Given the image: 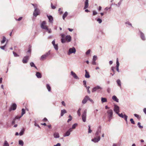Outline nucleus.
Masks as SVG:
<instances>
[{"label":"nucleus","mask_w":146,"mask_h":146,"mask_svg":"<svg viewBox=\"0 0 146 146\" xmlns=\"http://www.w3.org/2000/svg\"><path fill=\"white\" fill-rule=\"evenodd\" d=\"M102 89L103 88L102 87L99 85H97L93 88L92 92H94L97 91L98 92H99L100 90Z\"/></svg>","instance_id":"obj_1"},{"label":"nucleus","mask_w":146,"mask_h":146,"mask_svg":"<svg viewBox=\"0 0 146 146\" xmlns=\"http://www.w3.org/2000/svg\"><path fill=\"white\" fill-rule=\"evenodd\" d=\"M107 113L108 115V117L109 118V120L110 121L113 116V110L111 109L107 111Z\"/></svg>","instance_id":"obj_2"},{"label":"nucleus","mask_w":146,"mask_h":146,"mask_svg":"<svg viewBox=\"0 0 146 146\" xmlns=\"http://www.w3.org/2000/svg\"><path fill=\"white\" fill-rule=\"evenodd\" d=\"M87 111V110L86 109H85L82 114V120L84 122L86 121Z\"/></svg>","instance_id":"obj_3"},{"label":"nucleus","mask_w":146,"mask_h":146,"mask_svg":"<svg viewBox=\"0 0 146 146\" xmlns=\"http://www.w3.org/2000/svg\"><path fill=\"white\" fill-rule=\"evenodd\" d=\"M76 52V49L74 47H73L72 48H70L69 49L68 52V54L70 55L72 53L75 54Z\"/></svg>","instance_id":"obj_4"},{"label":"nucleus","mask_w":146,"mask_h":146,"mask_svg":"<svg viewBox=\"0 0 146 146\" xmlns=\"http://www.w3.org/2000/svg\"><path fill=\"white\" fill-rule=\"evenodd\" d=\"M40 13L39 9L37 8L35 9L34 12L33 13V15L35 17H36L37 15H39Z\"/></svg>","instance_id":"obj_5"},{"label":"nucleus","mask_w":146,"mask_h":146,"mask_svg":"<svg viewBox=\"0 0 146 146\" xmlns=\"http://www.w3.org/2000/svg\"><path fill=\"white\" fill-rule=\"evenodd\" d=\"M17 106L16 104H13L11 106L9 110V111H11L12 110H15L17 108Z\"/></svg>","instance_id":"obj_6"},{"label":"nucleus","mask_w":146,"mask_h":146,"mask_svg":"<svg viewBox=\"0 0 146 146\" xmlns=\"http://www.w3.org/2000/svg\"><path fill=\"white\" fill-rule=\"evenodd\" d=\"M30 56H24L22 60V62L24 64L26 63L27 62Z\"/></svg>","instance_id":"obj_7"},{"label":"nucleus","mask_w":146,"mask_h":146,"mask_svg":"<svg viewBox=\"0 0 146 146\" xmlns=\"http://www.w3.org/2000/svg\"><path fill=\"white\" fill-rule=\"evenodd\" d=\"M72 128H70L64 134V137H67L69 136L70 134V132H72Z\"/></svg>","instance_id":"obj_8"},{"label":"nucleus","mask_w":146,"mask_h":146,"mask_svg":"<svg viewBox=\"0 0 146 146\" xmlns=\"http://www.w3.org/2000/svg\"><path fill=\"white\" fill-rule=\"evenodd\" d=\"M50 51H49L45 54L42 55L41 57L40 60H43L44 59H46V57L50 54Z\"/></svg>","instance_id":"obj_9"},{"label":"nucleus","mask_w":146,"mask_h":146,"mask_svg":"<svg viewBox=\"0 0 146 146\" xmlns=\"http://www.w3.org/2000/svg\"><path fill=\"white\" fill-rule=\"evenodd\" d=\"M113 110L116 113H118L119 111V108L117 105H115Z\"/></svg>","instance_id":"obj_10"},{"label":"nucleus","mask_w":146,"mask_h":146,"mask_svg":"<svg viewBox=\"0 0 146 146\" xmlns=\"http://www.w3.org/2000/svg\"><path fill=\"white\" fill-rule=\"evenodd\" d=\"M100 139V136H98L97 137H95L94 139H92L91 141L94 143L98 142Z\"/></svg>","instance_id":"obj_11"},{"label":"nucleus","mask_w":146,"mask_h":146,"mask_svg":"<svg viewBox=\"0 0 146 146\" xmlns=\"http://www.w3.org/2000/svg\"><path fill=\"white\" fill-rule=\"evenodd\" d=\"M70 74L71 75H72L74 79L76 80L79 79V77L73 71H71Z\"/></svg>","instance_id":"obj_12"},{"label":"nucleus","mask_w":146,"mask_h":146,"mask_svg":"<svg viewBox=\"0 0 146 146\" xmlns=\"http://www.w3.org/2000/svg\"><path fill=\"white\" fill-rule=\"evenodd\" d=\"M46 24V23L45 21H44L42 22L41 25V27L42 29H47V27L46 25H45Z\"/></svg>","instance_id":"obj_13"},{"label":"nucleus","mask_w":146,"mask_h":146,"mask_svg":"<svg viewBox=\"0 0 146 146\" xmlns=\"http://www.w3.org/2000/svg\"><path fill=\"white\" fill-rule=\"evenodd\" d=\"M101 126L99 127L97 131L95 133V135L96 136H98L100 133H101Z\"/></svg>","instance_id":"obj_14"},{"label":"nucleus","mask_w":146,"mask_h":146,"mask_svg":"<svg viewBox=\"0 0 146 146\" xmlns=\"http://www.w3.org/2000/svg\"><path fill=\"white\" fill-rule=\"evenodd\" d=\"M97 57L96 56L94 55L93 56V60L92 62V64L93 65H96V61L97 60Z\"/></svg>","instance_id":"obj_15"},{"label":"nucleus","mask_w":146,"mask_h":146,"mask_svg":"<svg viewBox=\"0 0 146 146\" xmlns=\"http://www.w3.org/2000/svg\"><path fill=\"white\" fill-rule=\"evenodd\" d=\"M71 40V37L70 35H67L65 37V42L66 41L68 42H70Z\"/></svg>","instance_id":"obj_16"},{"label":"nucleus","mask_w":146,"mask_h":146,"mask_svg":"<svg viewBox=\"0 0 146 146\" xmlns=\"http://www.w3.org/2000/svg\"><path fill=\"white\" fill-rule=\"evenodd\" d=\"M88 0H86L84 3V9H86L88 8L89 6Z\"/></svg>","instance_id":"obj_17"},{"label":"nucleus","mask_w":146,"mask_h":146,"mask_svg":"<svg viewBox=\"0 0 146 146\" xmlns=\"http://www.w3.org/2000/svg\"><path fill=\"white\" fill-rule=\"evenodd\" d=\"M88 96H86L85 97L82 101V103L83 104H84L86 103L87 100H88Z\"/></svg>","instance_id":"obj_18"},{"label":"nucleus","mask_w":146,"mask_h":146,"mask_svg":"<svg viewBox=\"0 0 146 146\" xmlns=\"http://www.w3.org/2000/svg\"><path fill=\"white\" fill-rule=\"evenodd\" d=\"M49 19V21L50 23H52L53 21V19L51 15H47Z\"/></svg>","instance_id":"obj_19"},{"label":"nucleus","mask_w":146,"mask_h":146,"mask_svg":"<svg viewBox=\"0 0 146 146\" xmlns=\"http://www.w3.org/2000/svg\"><path fill=\"white\" fill-rule=\"evenodd\" d=\"M62 38L61 39V42L62 43H64L65 42V40L64 39L65 37V35L64 34H62L61 35Z\"/></svg>","instance_id":"obj_20"},{"label":"nucleus","mask_w":146,"mask_h":146,"mask_svg":"<svg viewBox=\"0 0 146 146\" xmlns=\"http://www.w3.org/2000/svg\"><path fill=\"white\" fill-rule=\"evenodd\" d=\"M119 62L118 59V58H117V60H116V70H117V71L118 72H119Z\"/></svg>","instance_id":"obj_21"},{"label":"nucleus","mask_w":146,"mask_h":146,"mask_svg":"<svg viewBox=\"0 0 146 146\" xmlns=\"http://www.w3.org/2000/svg\"><path fill=\"white\" fill-rule=\"evenodd\" d=\"M53 136L55 138H58L60 137L59 135L58 132H55L54 133Z\"/></svg>","instance_id":"obj_22"},{"label":"nucleus","mask_w":146,"mask_h":146,"mask_svg":"<svg viewBox=\"0 0 146 146\" xmlns=\"http://www.w3.org/2000/svg\"><path fill=\"white\" fill-rule=\"evenodd\" d=\"M140 37L142 40H145L144 34L141 32H140Z\"/></svg>","instance_id":"obj_23"},{"label":"nucleus","mask_w":146,"mask_h":146,"mask_svg":"<svg viewBox=\"0 0 146 146\" xmlns=\"http://www.w3.org/2000/svg\"><path fill=\"white\" fill-rule=\"evenodd\" d=\"M36 76L38 78H41L42 77V75L41 74L38 72H36Z\"/></svg>","instance_id":"obj_24"},{"label":"nucleus","mask_w":146,"mask_h":146,"mask_svg":"<svg viewBox=\"0 0 146 146\" xmlns=\"http://www.w3.org/2000/svg\"><path fill=\"white\" fill-rule=\"evenodd\" d=\"M85 77L86 78H89L90 77V75L89 73L86 70H85Z\"/></svg>","instance_id":"obj_25"},{"label":"nucleus","mask_w":146,"mask_h":146,"mask_svg":"<svg viewBox=\"0 0 146 146\" xmlns=\"http://www.w3.org/2000/svg\"><path fill=\"white\" fill-rule=\"evenodd\" d=\"M112 99L113 100L116 101L117 102H119V100L115 96H113L112 97Z\"/></svg>","instance_id":"obj_26"},{"label":"nucleus","mask_w":146,"mask_h":146,"mask_svg":"<svg viewBox=\"0 0 146 146\" xmlns=\"http://www.w3.org/2000/svg\"><path fill=\"white\" fill-rule=\"evenodd\" d=\"M66 113V111L65 110H61V116H62L64 114Z\"/></svg>","instance_id":"obj_27"},{"label":"nucleus","mask_w":146,"mask_h":146,"mask_svg":"<svg viewBox=\"0 0 146 146\" xmlns=\"http://www.w3.org/2000/svg\"><path fill=\"white\" fill-rule=\"evenodd\" d=\"M117 83L118 84V85L119 86L120 88H121V82L120 80L118 79L116 81Z\"/></svg>","instance_id":"obj_28"},{"label":"nucleus","mask_w":146,"mask_h":146,"mask_svg":"<svg viewBox=\"0 0 146 146\" xmlns=\"http://www.w3.org/2000/svg\"><path fill=\"white\" fill-rule=\"evenodd\" d=\"M68 15V12L66 11L63 14L62 16V18L64 20L65 18Z\"/></svg>","instance_id":"obj_29"},{"label":"nucleus","mask_w":146,"mask_h":146,"mask_svg":"<svg viewBox=\"0 0 146 146\" xmlns=\"http://www.w3.org/2000/svg\"><path fill=\"white\" fill-rule=\"evenodd\" d=\"M101 101L102 103L107 102V99L106 98H102Z\"/></svg>","instance_id":"obj_30"},{"label":"nucleus","mask_w":146,"mask_h":146,"mask_svg":"<svg viewBox=\"0 0 146 146\" xmlns=\"http://www.w3.org/2000/svg\"><path fill=\"white\" fill-rule=\"evenodd\" d=\"M124 118L126 122L127 123V116L125 115H123V117L122 118Z\"/></svg>","instance_id":"obj_31"},{"label":"nucleus","mask_w":146,"mask_h":146,"mask_svg":"<svg viewBox=\"0 0 146 146\" xmlns=\"http://www.w3.org/2000/svg\"><path fill=\"white\" fill-rule=\"evenodd\" d=\"M25 130L24 129H23L19 133V135L20 136L22 135H23Z\"/></svg>","instance_id":"obj_32"},{"label":"nucleus","mask_w":146,"mask_h":146,"mask_svg":"<svg viewBox=\"0 0 146 146\" xmlns=\"http://www.w3.org/2000/svg\"><path fill=\"white\" fill-rule=\"evenodd\" d=\"M30 65L31 67H34L36 69H37V68L33 62H31L30 63Z\"/></svg>","instance_id":"obj_33"},{"label":"nucleus","mask_w":146,"mask_h":146,"mask_svg":"<svg viewBox=\"0 0 146 146\" xmlns=\"http://www.w3.org/2000/svg\"><path fill=\"white\" fill-rule=\"evenodd\" d=\"M46 87L48 90L49 92H50L51 91V87L50 85L48 84H47L46 85Z\"/></svg>","instance_id":"obj_34"},{"label":"nucleus","mask_w":146,"mask_h":146,"mask_svg":"<svg viewBox=\"0 0 146 146\" xmlns=\"http://www.w3.org/2000/svg\"><path fill=\"white\" fill-rule=\"evenodd\" d=\"M3 146H9V145L7 141H5Z\"/></svg>","instance_id":"obj_35"},{"label":"nucleus","mask_w":146,"mask_h":146,"mask_svg":"<svg viewBox=\"0 0 146 146\" xmlns=\"http://www.w3.org/2000/svg\"><path fill=\"white\" fill-rule=\"evenodd\" d=\"M19 145L23 146L24 144L23 141L22 140H19Z\"/></svg>","instance_id":"obj_36"},{"label":"nucleus","mask_w":146,"mask_h":146,"mask_svg":"<svg viewBox=\"0 0 146 146\" xmlns=\"http://www.w3.org/2000/svg\"><path fill=\"white\" fill-rule=\"evenodd\" d=\"M54 49L56 50H58V44H55L54 45H53Z\"/></svg>","instance_id":"obj_37"},{"label":"nucleus","mask_w":146,"mask_h":146,"mask_svg":"<svg viewBox=\"0 0 146 146\" xmlns=\"http://www.w3.org/2000/svg\"><path fill=\"white\" fill-rule=\"evenodd\" d=\"M25 113V110L24 108H23L22 109V113L21 114V116H22Z\"/></svg>","instance_id":"obj_38"},{"label":"nucleus","mask_w":146,"mask_h":146,"mask_svg":"<svg viewBox=\"0 0 146 146\" xmlns=\"http://www.w3.org/2000/svg\"><path fill=\"white\" fill-rule=\"evenodd\" d=\"M77 125V124L76 123H75L73 124L72 126V128H72V129H75Z\"/></svg>","instance_id":"obj_39"},{"label":"nucleus","mask_w":146,"mask_h":146,"mask_svg":"<svg viewBox=\"0 0 146 146\" xmlns=\"http://www.w3.org/2000/svg\"><path fill=\"white\" fill-rule=\"evenodd\" d=\"M6 38L5 36H3V40L1 41V43H4L6 41Z\"/></svg>","instance_id":"obj_40"},{"label":"nucleus","mask_w":146,"mask_h":146,"mask_svg":"<svg viewBox=\"0 0 146 146\" xmlns=\"http://www.w3.org/2000/svg\"><path fill=\"white\" fill-rule=\"evenodd\" d=\"M90 125H88V133H91L92 132V130L90 129Z\"/></svg>","instance_id":"obj_41"},{"label":"nucleus","mask_w":146,"mask_h":146,"mask_svg":"<svg viewBox=\"0 0 146 146\" xmlns=\"http://www.w3.org/2000/svg\"><path fill=\"white\" fill-rule=\"evenodd\" d=\"M141 123L140 122H138L137 125L139 127L140 129H142L143 128V126L140 125Z\"/></svg>","instance_id":"obj_42"},{"label":"nucleus","mask_w":146,"mask_h":146,"mask_svg":"<svg viewBox=\"0 0 146 146\" xmlns=\"http://www.w3.org/2000/svg\"><path fill=\"white\" fill-rule=\"evenodd\" d=\"M97 21L99 23H101L102 21V19L100 18H98L97 20Z\"/></svg>","instance_id":"obj_43"},{"label":"nucleus","mask_w":146,"mask_h":146,"mask_svg":"<svg viewBox=\"0 0 146 146\" xmlns=\"http://www.w3.org/2000/svg\"><path fill=\"white\" fill-rule=\"evenodd\" d=\"M130 121L132 124H135V122L132 118H131L130 119Z\"/></svg>","instance_id":"obj_44"},{"label":"nucleus","mask_w":146,"mask_h":146,"mask_svg":"<svg viewBox=\"0 0 146 146\" xmlns=\"http://www.w3.org/2000/svg\"><path fill=\"white\" fill-rule=\"evenodd\" d=\"M117 114H118V115L120 117H121L122 118H123V115L122 113H117Z\"/></svg>","instance_id":"obj_45"},{"label":"nucleus","mask_w":146,"mask_h":146,"mask_svg":"<svg viewBox=\"0 0 146 146\" xmlns=\"http://www.w3.org/2000/svg\"><path fill=\"white\" fill-rule=\"evenodd\" d=\"M6 44H5L4 46H1L0 48L3 50H4L5 49V48L6 47Z\"/></svg>","instance_id":"obj_46"},{"label":"nucleus","mask_w":146,"mask_h":146,"mask_svg":"<svg viewBox=\"0 0 146 146\" xmlns=\"http://www.w3.org/2000/svg\"><path fill=\"white\" fill-rule=\"evenodd\" d=\"M32 5H33L34 6V8L35 9L36 8H37V5L36 4H31Z\"/></svg>","instance_id":"obj_47"},{"label":"nucleus","mask_w":146,"mask_h":146,"mask_svg":"<svg viewBox=\"0 0 146 146\" xmlns=\"http://www.w3.org/2000/svg\"><path fill=\"white\" fill-rule=\"evenodd\" d=\"M32 5H33L34 6V8L35 9L36 8H37V5L36 4H31Z\"/></svg>","instance_id":"obj_48"},{"label":"nucleus","mask_w":146,"mask_h":146,"mask_svg":"<svg viewBox=\"0 0 146 146\" xmlns=\"http://www.w3.org/2000/svg\"><path fill=\"white\" fill-rule=\"evenodd\" d=\"M90 49L88 50L86 52V54L87 55H88L90 54Z\"/></svg>","instance_id":"obj_49"},{"label":"nucleus","mask_w":146,"mask_h":146,"mask_svg":"<svg viewBox=\"0 0 146 146\" xmlns=\"http://www.w3.org/2000/svg\"><path fill=\"white\" fill-rule=\"evenodd\" d=\"M45 30H46V31L48 32V33H50L51 32V29H48V27L47 28V29H46Z\"/></svg>","instance_id":"obj_50"},{"label":"nucleus","mask_w":146,"mask_h":146,"mask_svg":"<svg viewBox=\"0 0 146 146\" xmlns=\"http://www.w3.org/2000/svg\"><path fill=\"white\" fill-rule=\"evenodd\" d=\"M83 84L84 86L86 87V82L85 80H84L83 81Z\"/></svg>","instance_id":"obj_51"},{"label":"nucleus","mask_w":146,"mask_h":146,"mask_svg":"<svg viewBox=\"0 0 146 146\" xmlns=\"http://www.w3.org/2000/svg\"><path fill=\"white\" fill-rule=\"evenodd\" d=\"M22 117V116L21 115L20 116H17L15 117V118L14 119H15V120L16 119H19Z\"/></svg>","instance_id":"obj_52"},{"label":"nucleus","mask_w":146,"mask_h":146,"mask_svg":"<svg viewBox=\"0 0 146 146\" xmlns=\"http://www.w3.org/2000/svg\"><path fill=\"white\" fill-rule=\"evenodd\" d=\"M97 12L96 11H94L93 12V15H95L97 14Z\"/></svg>","instance_id":"obj_53"},{"label":"nucleus","mask_w":146,"mask_h":146,"mask_svg":"<svg viewBox=\"0 0 146 146\" xmlns=\"http://www.w3.org/2000/svg\"><path fill=\"white\" fill-rule=\"evenodd\" d=\"M13 53L14 55V56L15 57H17V56H19V55L17 54L15 52H14V51L13 52Z\"/></svg>","instance_id":"obj_54"},{"label":"nucleus","mask_w":146,"mask_h":146,"mask_svg":"<svg viewBox=\"0 0 146 146\" xmlns=\"http://www.w3.org/2000/svg\"><path fill=\"white\" fill-rule=\"evenodd\" d=\"M88 100H89L90 102H91L92 103H94V101H93V100L92 99H90L88 96Z\"/></svg>","instance_id":"obj_55"},{"label":"nucleus","mask_w":146,"mask_h":146,"mask_svg":"<svg viewBox=\"0 0 146 146\" xmlns=\"http://www.w3.org/2000/svg\"><path fill=\"white\" fill-rule=\"evenodd\" d=\"M115 69V67H112L111 68V70H112L113 72H115V70L114 69Z\"/></svg>","instance_id":"obj_56"},{"label":"nucleus","mask_w":146,"mask_h":146,"mask_svg":"<svg viewBox=\"0 0 146 146\" xmlns=\"http://www.w3.org/2000/svg\"><path fill=\"white\" fill-rule=\"evenodd\" d=\"M121 2H119L117 4H115V5L117 6L118 7H119L121 4Z\"/></svg>","instance_id":"obj_57"},{"label":"nucleus","mask_w":146,"mask_h":146,"mask_svg":"<svg viewBox=\"0 0 146 146\" xmlns=\"http://www.w3.org/2000/svg\"><path fill=\"white\" fill-rule=\"evenodd\" d=\"M51 7L53 9H54L56 8V7L53 5L52 3H51Z\"/></svg>","instance_id":"obj_58"},{"label":"nucleus","mask_w":146,"mask_h":146,"mask_svg":"<svg viewBox=\"0 0 146 146\" xmlns=\"http://www.w3.org/2000/svg\"><path fill=\"white\" fill-rule=\"evenodd\" d=\"M22 17H20L18 19H16V20L17 21H21L22 19Z\"/></svg>","instance_id":"obj_59"},{"label":"nucleus","mask_w":146,"mask_h":146,"mask_svg":"<svg viewBox=\"0 0 146 146\" xmlns=\"http://www.w3.org/2000/svg\"><path fill=\"white\" fill-rule=\"evenodd\" d=\"M134 116L137 117V118H139V115L136 114H134Z\"/></svg>","instance_id":"obj_60"},{"label":"nucleus","mask_w":146,"mask_h":146,"mask_svg":"<svg viewBox=\"0 0 146 146\" xmlns=\"http://www.w3.org/2000/svg\"><path fill=\"white\" fill-rule=\"evenodd\" d=\"M125 23L126 24H128L129 25H130V26H131V24L130 22H126Z\"/></svg>","instance_id":"obj_61"},{"label":"nucleus","mask_w":146,"mask_h":146,"mask_svg":"<svg viewBox=\"0 0 146 146\" xmlns=\"http://www.w3.org/2000/svg\"><path fill=\"white\" fill-rule=\"evenodd\" d=\"M61 103H62V104L64 106H65L66 104L64 101H62L61 102Z\"/></svg>","instance_id":"obj_62"},{"label":"nucleus","mask_w":146,"mask_h":146,"mask_svg":"<svg viewBox=\"0 0 146 146\" xmlns=\"http://www.w3.org/2000/svg\"><path fill=\"white\" fill-rule=\"evenodd\" d=\"M15 119L14 118L13 119V121H12V124H15Z\"/></svg>","instance_id":"obj_63"},{"label":"nucleus","mask_w":146,"mask_h":146,"mask_svg":"<svg viewBox=\"0 0 146 146\" xmlns=\"http://www.w3.org/2000/svg\"><path fill=\"white\" fill-rule=\"evenodd\" d=\"M143 111L146 114V108H144L143 110Z\"/></svg>","instance_id":"obj_64"}]
</instances>
